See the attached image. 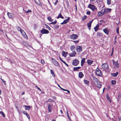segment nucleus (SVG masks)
I'll return each instance as SVG.
<instances>
[{
  "instance_id": "obj_1",
  "label": "nucleus",
  "mask_w": 121,
  "mask_h": 121,
  "mask_svg": "<svg viewBox=\"0 0 121 121\" xmlns=\"http://www.w3.org/2000/svg\"><path fill=\"white\" fill-rule=\"evenodd\" d=\"M88 7L91 9L93 11H94L95 10H97V9L96 8L95 6V5L91 4H89Z\"/></svg>"
},
{
  "instance_id": "obj_2",
  "label": "nucleus",
  "mask_w": 121,
  "mask_h": 121,
  "mask_svg": "<svg viewBox=\"0 0 121 121\" xmlns=\"http://www.w3.org/2000/svg\"><path fill=\"white\" fill-rule=\"evenodd\" d=\"M102 67L104 71L107 69L109 68L108 65L106 63L103 64L102 65Z\"/></svg>"
},
{
  "instance_id": "obj_3",
  "label": "nucleus",
  "mask_w": 121,
  "mask_h": 121,
  "mask_svg": "<svg viewBox=\"0 0 121 121\" xmlns=\"http://www.w3.org/2000/svg\"><path fill=\"white\" fill-rule=\"evenodd\" d=\"M51 60L52 61V62L54 65L56 66H57L58 67H59L60 66L58 62L56 61L55 59H54L53 58H52Z\"/></svg>"
},
{
  "instance_id": "obj_4",
  "label": "nucleus",
  "mask_w": 121,
  "mask_h": 121,
  "mask_svg": "<svg viewBox=\"0 0 121 121\" xmlns=\"http://www.w3.org/2000/svg\"><path fill=\"white\" fill-rule=\"evenodd\" d=\"M96 74L99 76H101L102 75L101 71L99 70L98 68L96 69Z\"/></svg>"
},
{
  "instance_id": "obj_5",
  "label": "nucleus",
  "mask_w": 121,
  "mask_h": 121,
  "mask_svg": "<svg viewBox=\"0 0 121 121\" xmlns=\"http://www.w3.org/2000/svg\"><path fill=\"white\" fill-rule=\"evenodd\" d=\"M41 33L42 34H48L49 33V31L47 30L44 28H43L40 31Z\"/></svg>"
},
{
  "instance_id": "obj_6",
  "label": "nucleus",
  "mask_w": 121,
  "mask_h": 121,
  "mask_svg": "<svg viewBox=\"0 0 121 121\" xmlns=\"http://www.w3.org/2000/svg\"><path fill=\"white\" fill-rule=\"evenodd\" d=\"M70 37L71 39H76L78 38V36L77 35L73 34L71 35L70 36Z\"/></svg>"
},
{
  "instance_id": "obj_7",
  "label": "nucleus",
  "mask_w": 121,
  "mask_h": 121,
  "mask_svg": "<svg viewBox=\"0 0 121 121\" xmlns=\"http://www.w3.org/2000/svg\"><path fill=\"white\" fill-rule=\"evenodd\" d=\"M112 62L113 65H115V66L116 68H119V64H118V60H117L115 62L114 60H113Z\"/></svg>"
},
{
  "instance_id": "obj_8",
  "label": "nucleus",
  "mask_w": 121,
  "mask_h": 121,
  "mask_svg": "<svg viewBox=\"0 0 121 121\" xmlns=\"http://www.w3.org/2000/svg\"><path fill=\"white\" fill-rule=\"evenodd\" d=\"M22 31L21 32V35L24 38L27 39L28 37L26 34L23 30H22Z\"/></svg>"
},
{
  "instance_id": "obj_9",
  "label": "nucleus",
  "mask_w": 121,
  "mask_h": 121,
  "mask_svg": "<svg viewBox=\"0 0 121 121\" xmlns=\"http://www.w3.org/2000/svg\"><path fill=\"white\" fill-rule=\"evenodd\" d=\"M79 61L77 60H74L72 64L74 66H76L79 63Z\"/></svg>"
},
{
  "instance_id": "obj_10",
  "label": "nucleus",
  "mask_w": 121,
  "mask_h": 121,
  "mask_svg": "<svg viewBox=\"0 0 121 121\" xmlns=\"http://www.w3.org/2000/svg\"><path fill=\"white\" fill-rule=\"evenodd\" d=\"M70 19V17H68L67 19L65 20H64L63 22L60 24L63 25L67 23V22L69 21Z\"/></svg>"
},
{
  "instance_id": "obj_11",
  "label": "nucleus",
  "mask_w": 121,
  "mask_h": 121,
  "mask_svg": "<svg viewBox=\"0 0 121 121\" xmlns=\"http://www.w3.org/2000/svg\"><path fill=\"white\" fill-rule=\"evenodd\" d=\"M95 84L97 87L99 88H100L102 86L101 83L99 81V82H98L97 83H95Z\"/></svg>"
},
{
  "instance_id": "obj_12",
  "label": "nucleus",
  "mask_w": 121,
  "mask_h": 121,
  "mask_svg": "<svg viewBox=\"0 0 121 121\" xmlns=\"http://www.w3.org/2000/svg\"><path fill=\"white\" fill-rule=\"evenodd\" d=\"M82 50V47L78 46L77 47V51L78 52H80Z\"/></svg>"
},
{
  "instance_id": "obj_13",
  "label": "nucleus",
  "mask_w": 121,
  "mask_h": 121,
  "mask_svg": "<svg viewBox=\"0 0 121 121\" xmlns=\"http://www.w3.org/2000/svg\"><path fill=\"white\" fill-rule=\"evenodd\" d=\"M49 112H51L52 110V105L50 104H49L48 107Z\"/></svg>"
},
{
  "instance_id": "obj_14",
  "label": "nucleus",
  "mask_w": 121,
  "mask_h": 121,
  "mask_svg": "<svg viewBox=\"0 0 121 121\" xmlns=\"http://www.w3.org/2000/svg\"><path fill=\"white\" fill-rule=\"evenodd\" d=\"M76 54V53L75 52V51L73 52L72 53H69V55L70 57H74L75 56Z\"/></svg>"
},
{
  "instance_id": "obj_15",
  "label": "nucleus",
  "mask_w": 121,
  "mask_h": 121,
  "mask_svg": "<svg viewBox=\"0 0 121 121\" xmlns=\"http://www.w3.org/2000/svg\"><path fill=\"white\" fill-rule=\"evenodd\" d=\"M22 113L24 114L28 118L30 119V116L29 114L26 112L22 110Z\"/></svg>"
},
{
  "instance_id": "obj_16",
  "label": "nucleus",
  "mask_w": 121,
  "mask_h": 121,
  "mask_svg": "<svg viewBox=\"0 0 121 121\" xmlns=\"http://www.w3.org/2000/svg\"><path fill=\"white\" fill-rule=\"evenodd\" d=\"M93 21V20L92 19L90 22L88 23L87 25V26L88 27V28L90 30L91 28V24Z\"/></svg>"
},
{
  "instance_id": "obj_17",
  "label": "nucleus",
  "mask_w": 121,
  "mask_h": 121,
  "mask_svg": "<svg viewBox=\"0 0 121 121\" xmlns=\"http://www.w3.org/2000/svg\"><path fill=\"white\" fill-rule=\"evenodd\" d=\"M35 3L39 6H41V4L39 0H34Z\"/></svg>"
},
{
  "instance_id": "obj_18",
  "label": "nucleus",
  "mask_w": 121,
  "mask_h": 121,
  "mask_svg": "<svg viewBox=\"0 0 121 121\" xmlns=\"http://www.w3.org/2000/svg\"><path fill=\"white\" fill-rule=\"evenodd\" d=\"M85 58H83L82 59L81 62V65L82 66L84 64L85 62Z\"/></svg>"
},
{
  "instance_id": "obj_19",
  "label": "nucleus",
  "mask_w": 121,
  "mask_h": 121,
  "mask_svg": "<svg viewBox=\"0 0 121 121\" xmlns=\"http://www.w3.org/2000/svg\"><path fill=\"white\" fill-rule=\"evenodd\" d=\"M104 32L106 34L108 35L109 33V32L107 28H106L103 29Z\"/></svg>"
},
{
  "instance_id": "obj_20",
  "label": "nucleus",
  "mask_w": 121,
  "mask_h": 121,
  "mask_svg": "<svg viewBox=\"0 0 121 121\" xmlns=\"http://www.w3.org/2000/svg\"><path fill=\"white\" fill-rule=\"evenodd\" d=\"M7 14L9 18L11 19L13 18V14H12L9 12H8Z\"/></svg>"
},
{
  "instance_id": "obj_21",
  "label": "nucleus",
  "mask_w": 121,
  "mask_h": 121,
  "mask_svg": "<svg viewBox=\"0 0 121 121\" xmlns=\"http://www.w3.org/2000/svg\"><path fill=\"white\" fill-rule=\"evenodd\" d=\"M93 80L94 81V83H97V82H99V81L98 80V79L95 77H93Z\"/></svg>"
},
{
  "instance_id": "obj_22",
  "label": "nucleus",
  "mask_w": 121,
  "mask_h": 121,
  "mask_svg": "<svg viewBox=\"0 0 121 121\" xmlns=\"http://www.w3.org/2000/svg\"><path fill=\"white\" fill-rule=\"evenodd\" d=\"M93 62V61L89 60H88L87 61V63L88 65H91Z\"/></svg>"
},
{
  "instance_id": "obj_23",
  "label": "nucleus",
  "mask_w": 121,
  "mask_h": 121,
  "mask_svg": "<svg viewBox=\"0 0 121 121\" xmlns=\"http://www.w3.org/2000/svg\"><path fill=\"white\" fill-rule=\"evenodd\" d=\"M118 74V72H116L115 73H111V75L113 76L114 77H115L117 76V75Z\"/></svg>"
},
{
  "instance_id": "obj_24",
  "label": "nucleus",
  "mask_w": 121,
  "mask_h": 121,
  "mask_svg": "<svg viewBox=\"0 0 121 121\" xmlns=\"http://www.w3.org/2000/svg\"><path fill=\"white\" fill-rule=\"evenodd\" d=\"M84 76V75L81 72H80L79 73V78H82Z\"/></svg>"
},
{
  "instance_id": "obj_25",
  "label": "nucleus",
  "mask_w": 121,
  "mask_h": 121,
  "mask_svg": "<svg viewBox=\"0 0 121 121\" xmlns=\"http://www.w3.org/2000/svg\"><path fill=\"white\" fill-rule=\"evenodd\" d=\"M24 106L26 110H28V111L30 109V106H27L25 105H24Z\"/></svg>"
},
{
  "instance_id": "obj_26",
  "label": "nucleus",
  "mask_w": 121,
  "mask_h": 121,
  "mask_svg": "<svg viewBox=\"0 0 121 121\" xmlns=\"http://www.w3.org/2000/svg\"><path fill=\"white\" fill-rule=\"evenodd\" d=\"M99 27V25L98 24L94 28L95 31L96 32L98 31V29Z\"/></svg>"
},
{
  "instance_id": "obj_27",
  "label": "nucleus",
  "mask_w": 121,
  "mask_h": 121,
  "mask_svg": "<svg viewBox=\"0 0 121 121\" xmlns=\"http://www.w3.org/2000/svg\"><path fill=\"white\" fill-rule=\"evenodd\" d=\"M67 53V52H65V51H63L62 52V54L63 56H64L65 57H66Z\"/></svg>"
},
{
  "instance_id": "obj_28",
  "label": "nucleus",
  "mask_w": 121,
  "mask_h": 121,
  "mask_svg": "<svg viewBox=\"0 0 121 121\" xmlns=\"http://www.w3.org/2000/svg\"><path fill=\"white\" fill-rule=\"evenodd\" d=\"M97 37H102V34L100 32H98L97 33Z\"/></svg>"
},
{
  "instance_id": "obj_29",
  "label": "nucleus",
  "mask_w": 121,
  "mask_h": 121,
  "mask_svg": "<svg viewBox=\"0 0 121 121\" xmlns=\"http://www.w3.org/2000/svg\"><path fill=\"white\" fill-rule=\"evenodd\" d=\"M106 97L107 99L109 101L111 102V99L108 96V94H106Z\"/></svg>"
},
{
  "instance_id": "obj_30",
  "label": "nucleus",
  "mask_w": 121,
  "mask_h": 121,
  "mask_svg": "<svg viewBox=\"0 0 121 121\" xmlns=\"http://www.w3.org/2000/svg\"><path fill=\"white\" fill-rule=\"evenodd\" d=\"M17 29L18 31L20 32H21V31H22V30H23L21 29L20 27L18 26H17Z\"/></svg>"
},
{
  "instance_id": "obj_31",
  "label": "nucleus",
  "mask_w": 121,
  "mask_h": 121,
  "mask_svg": "<svg viewBox=\"0 0 121 121\" xmlns=\"http://www.w3.org/2000/svg\"><path fill=\"white\" fill-rule=\"evenodd\" d=\"M60 18H61L62 19H64V17L61 15V13H60L59 14L58 16L57 17V18L58 19Z\"/></svg>"
},
{
  "instance_id": "obj_32",
  "label": "nucleus",
  "mask_w": 121,
  "mask_h": 121,
  "mask_svg": "<svg viewBox=\"0 0 121 121\" xmlns=\"http://www.w3.org/2000/svg\"><path fill=\"white\" fill-rule=\"evenodd\" d=\"M106 12L108 13L109 12H110L112 9H111L106 8Z\"/></svg>"
},
{
  "instance_id": "obj_33",
  "label": "nucleus",
  "mask_w": 121,
  "mask_h": 121,
  "mask_svg": "<svg viewBox=\"0 0 121 121\" xmlns=\"http://www.w3.org/2000/svg\"><path fill=\"white\" fill-rule=\"evenodd\" d=\"M80 68L81 67H80L74 68L73 71H77V70L80 69Z\"/></svg>"
},
{
  "instance_id": "obj_34",
  "label": "nucleus",
  "mask_w": 121,
  "mask_h": 121,
  "mask_svg": "<svg viewBox=\"0 0 121 121\" xmlns=\"http://www.w3.org/2000/svg\"><path fill=\"white\" fill-rule=\"evenodd\" d=\"M84 83L88 85L89 83V81L85 79L84 80Z\"/></svg>"
},
{
  "instance_id": "obj_35",
  "label": "nucleus",
  "mask_w": 121,
  "mask_h": 121,
  "mask_svg": "<svg viewBox=\"0 0 121 121\" xmlns=\"http://www.w3.org/2000/svg\"><path fill=\"white\" fill-rule=\"evenodd\" d=\"M75 48V47L73 45L71 46L70 47V49L71 51H73L74 49Z\"/></svg>"
},
{
  "instance_id": "obj_36",
  "label": "nucleus",
  "mask_w": 121,
  "mask_h": 121,
  "mask_svg": "<svg viewBox=\"0 0 121 121\" xmlns=\"http://www.w3.org/2000/svg\"><path fill=\"white\" fill-rule=\"evenodd\" d=\"M98 15L99 16H101L103 15L101 11L98 12Z\"/></svg>"
},
{
  "instance_id": "obj_37",
  "label": "nucleus",
  "mask_w": 121,
  "mask_h": 121,
  "mask_svg": "<svg viewBox=\"0 0 121 121\" xmlns=\"http://www.w3.org/2000/svg\"><path fill=\"white\" fill-rule=\"evenodd\" d=\"M48 20L50 22H52L53 21L51 17L49 16L48 17Z\"/></svg>"
},
{
  "instance_id": "obj_38",
  "label": "nucleus",
  "mask_w": 121,
  "mask_h": 121,
  "mask_svg": "<svg viewBox=\"0 0 121 121\" xmlns=\"http://www.w3.org/2000/svg\"><path fill=\"white\" fill-rule=\"evenodd\" d=\"M50 72H51V73L52 75L54 77L55 76V75L54 74V73L53 71H52V70H51Z\"/></svg>"
},
{
  "instance_id": "obj_39",
  "label": "nucleus",
  "mask_w": 121,
  "mask_h": 121,
  "mask_svg": "<svg viewBox=\"0 0 121 121\" xmlns=\"http://www.w3.org/2000/svg\"><path fill=\"white\" fill-rule=\"evenodd\" d=\"M45 26L49 30H51V28H50L48 26V25H47L46 24H45Z\"/></svg>"
},
{
  "instance_id": "obj_40",
  "label": "nucleus",
  "mask_w": 121,
  "mask_h": 121,
  "mask_svg": "<svg viewBox=\"0 0 121 121\" xmlns=\"http://www.w3.org/2000/svg\"><path fill=\"white\" fill-rule=\"evenodd\" d=\"M0 114H2V115L4 117H5V115L3 112H2V111H0Z\"/></svg>"
},
{
  "instance_id": "obj_41",
  "label": "nucleus",
  "mask_w": 121,
  "mask_h": 121,
  "mask_svg": "<svg viewBox=\"0 0 121 121\" xmlns=\"http://www.w3.org/2000/svg\"><path fill=\"white\" fill-rule=\"evenodd\" d=\"M116 81L115 80H112L111 81V83L113 85H114L116 84Z\"/></svg>"
},
{
  "instance_id": "obj_42",
  "label": "nucleus",
  "mask_w": 121,
  "mask_h": 121,
  "mask_svg": "<svg viewBox=\"0 0 121 121\" xmlns=\"http://www.w3.org/2000/svg\"><path fill=\"white\" fill-rule=\"evenodd\" d=\"M57 21L56 20L54 22H52L51 23H50V24H53L54 25H55V24H56V23L57 22Z\"/></svg>"
},
{
  "instance_id": "obj_43",
  "label": "nucleus",
  "mask_w": 121,
  "mask_h": 121,
  "mask_svg": "<svg viewBox=\"0 0 121 121\" xmlns=\"http://www.w3.org/2000/svg\"><path fill=\"white\" fill-rule=\"evenodd\" d=\"M87 16L86 15L84 16L82 18V20L84 21L86 19V18Z\"/></svg>"
},
{
  "instance_id": "obj_44",
  "label": "nucleus",
  "mask_w": 121,
  "mask_h": 121,
  "mask_svg": "<svg viewBox=\"0 0 121 121\" xmlns=\"http://www.w3.org/2000/svg\"><path fill=\"white\" fill-rule=\"evenodd\" d=\"M111 0H107V4L109 5L111 4Z\"/></svg>"
},
{
  "instance_id": "obj_45",
  "label": "nucleus",
  "mask_w": 121,
  "mask_h": 121,
  "mask_svg": "<svg viewBox=\"0 0 121 121\" xmlns=\"http://www.w3.org/2000/svg\"><path fill=\"white\" fill-rule=\"evenodd\" d=\"M54 101L53 99H48V101L47 102H48V101L49 102H53Z\"/></svg>"
},
{
  "instance_id": "obj_46",
  "label": "nucleus",
  "mask_w": 121,
  "mask_h": 121,
  "mask_svg": "<svg viewBox=\"0 0 121 121\" xmlns=\"http://www.w3.org/2000/svg\"><path fill=\"white\" fill-rule=\"evenodd\" d=\"M121 97V93H119L118 95V98L119 99H120Z\"/></svg>"
},
{
  "instance_id": "obj_47",
  "label": "nucleus",
  "mask_w": 121,
  "mask_h": 121,
  "mask_svg": "<svg viewBox=\"0 0 121 121\" xmlns=\"http://www.w3.org/2000/svg\"><path fill=\"white\" fill-rule=\"evenodd\" d=\"M103 12L104 14L106 13V9H103L101 10Z\"/></svg>"
},
{
  "instance_id": "obj_48",
  "label": "nucleus",
  "mask_w": 121,
  "mask_h": 121,
  "mask_svg": "<svg viewBox=\"0 0 121 121\" xmlns=\"http://www.w3.org/2000/svg\"><path fill=\"white\" fill-rule=\"evenodd\" d=\"M35 87H36L40 91H42V90H41V89L39 88V87H38L37 85H36L35 86Z\"/></svg>"
},
{
  "instance_id": "obj_49",
  "label": "nucleus",
  "mask_w": 121,
  "mask_h": 121,
  "mask_svg": "<svg viewBox=\"0 0 121 121\" xmlns=\"http://www.w3.org/2000/svg\"><path fill=\"white\" fill-rule=\"evenodd\" d=\"M74 43H78L79 42V40H77L76 41H72Z\"/></svg>"
},
{
  "instance_id": "obj_50",
  "label": "nucleus",
  "mask_w": 121,
  "mask_h": 121,
  "mask_svg": "<svg viewBox=\"0 0 121 121\" xmlns=\"http://www.w3.org/2000/svg\"><path fill=\"white\" fill-rule=\"evenodd\" d=\"M86 14L88 15H90L91 14V12L90 11H88L86 12Z\"/></svg>"
},
{
  "instance_id": "obj_51",
  "label": "nucleus",
  "mask_w": 121,
  "mask_h": 121,
  "mask_svg": "<svg viewBox=\"0 0 121 121\" xmlns=\"http://www.w3.org/2000/svg\"><path fill=\"white\" fill-rule=\"evenodd\" d=\"M119 28L118 27H117V34H119Z\"/></svg>"
},
{
  "instance_id": "obj_52",
  "label": "nucleus",
  "mask_w": 121,
  "mask_h": 121,
  "mask_svg": "<svg viewBox=\"0 0 121 121\" xmlns=\"http://www.w3.org/2000/svg\"><path fill=\"white\" fill-rule=\"evenodd\" d=\"M31 12V10L30 9H28L27 11H26V13H28L29 12Z\"/></svg>"
},
{
  "instance_id": "obj_53",
  "label": "nucleus",
  "mask_w": 121,
  "mask_h": 121,
  "mask_svg": "<svg viewBox=\"0 0 121 121\" xmlns=\"http://www.w3.org/2000/svg\"><path fill=\"white\" fill-rule=\"evenodd\" d=\"M41 63L43 64H44L45 63L44 61L43 60H41Z\"/></svg>"
},
{
  "instance_id": "obj_54",
  "label": "nucleus",
  "mask_w": 121,
  "mask_h": 121,
  "mask_svg": "<svg viewBox=\"0 0 121 121\" xmlns=\"http://www.w3.org/2000/svg\"><path fill=\"white\" fill-rule=\"evenodd\" d=\"M59 27L58 25L55 26V28L56 29H58Z\"/></svg>"
},
{
  "instance_id": "obj_55",
  "label": "nucleus",
  "mask_w": 121,
  "mask_h": 121,
  "mask_svg": "<svg viewBox=\"0 0 121 121\" xmlns=\"http://www.w3.org/2000/svg\"><path fill=\"white\" fill-rule=\"evenodd\" d=\"M58 2V0H56L55 2L54 3V4L55 5H56V4Z\"/></svg>"
},
{
  "instance_id": "obj_56",
  "label": "nucleus",
  "mask_w": 121,
  "mask_h": 121,
  "mask_svg": "<svg viewBox=\"0 0 121 121\" xmlns=\"http://www.w3.org/2000/svg\"><path fill=\"white\" fill-rule=\"evenodd\" d=\"M63 63H64L67 66H68V65L67 64L65 61H64Z\"/></svg>"
},
{
  "instance_id": "obj_57",
  "label": "nucleus",
  "mask_w": 121,
  "mask_h": 121,
  "mask_svg": "<svg viewBox=\"0 0 121 121\" xmlns=\"http://www.w3.org/2000/svg\"><path fill=\"white\" fill-rule=\"evenodd\" d=\"M68 116V118L69 120V121H71L70 118L69 117V115H68V116Z\"/></svg>"
},
{
  "instance_id": "obj_58",
  "label": "nucleus",
  "mask_w": 121,
  "mask_h": 121,
  "mask_svg": "<svg viewBox=\"0 0 121 121\" xmlns=\"http://www.w3.org/2000/svg\"><path fill=\"white\" fill-rule=\"evenodd\" d=\"M61 89L62 90H63V91H66L67 90H66V89H64L63 88H61Z\"/></svg>"
},
{
  "instance_id": "obj_59",
  "label": "nucleus",
  "mask_w": 121,
  "mask_h": 121,
  "mask_svg": "<svg viewBox=\"0 0 121 121\" xmlns=\"http://www.w3.org/2000/svg\"><path fill=\"white\" fill-rule=\"evenodd\" d=\"M61 89L62 90H63V91H66L67 90H66V89H64L63 88H61Z\"/></svg>"
},
{
  "instance_id": "obj_60",
  "label": "nucleus",
  "mask_w": 121,
  "mask_h": 121,
  "mask_svg": "<svg viewBox=\"0 0 121 121\" xmlns=\"http://www.w3.org/2000/svg\"><path fill=\"white\" fill-rule=\"evenodd\" d=\"M66 90L67 91H66L69 94L70 93V92L68 90Z\"/></svg>"
},
{
  "instance_id": "obj_61",
  "label": "nucleus",
  "mask_w": 121,
  "mask_h": 121,
  "mask_svg": "<svg viewBox=\"0 0 121 121\" xmlns=\"http://www.w3.org/2000/svg\"><path fill=\"white\" fill-rule=\"evenodd\" d=\"M3 82L4 83V84L5 85H6V81H3Z\"/></svg>"
},
{
  "instance_id": "obj_62",
  "label": "nucleus",
  "mask_w": 121,
  "mask_h": 121,
  "mask_svg": "<svg viewBox=\"0 0 121 121\" xmlns=\"http://www.w3.org/2000/svg\"><path fill=\"white\" fill-rule=\"evenodd\" d=\"M75 8H76V11H77V6L76 5H75Z\"/></svg>"
},
{
  "instance_id": "obj_63",
  "label": "nucleus",
  "mask_w": 121,
  "mask_h": 121,
  "mask_svg": "<svg viewBox=\"0 0 121 121\" xmlns=\"http://www.w3.org/2000/svg\"><path fill=\"white\" fill-rule=\"evenodd\" d=\"M26 47H28V48H30L31 47V46L29 45H27V46H26Z\"/></svg>"
},
{
  "instance_id": "obj_64",
  "label": "nucleus",
  "mask_w": 121,
  "mask_h": 121,
  "mask_svg": "<svg viewBox=\"0 0 121 121\" xmlns=\"http://www.w3.org/2000/svg\"><path fill=\"white\" fill-rule=\"evenodd\" d=\"M56 97L55 96H53L52 97V98H53V99H55L56 98Z\"/></svg>"
}]
</instances>
